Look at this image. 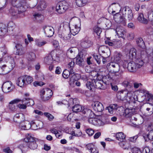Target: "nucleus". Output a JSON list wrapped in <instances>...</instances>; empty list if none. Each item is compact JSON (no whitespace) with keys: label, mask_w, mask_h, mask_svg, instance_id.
Masks as SVG:
<instances>
[{"label":"nucleus","mask_w":153,"mask_h":153,"mask_svg":"<svg viewBox=\"0 0 153 153\" xmlns=\"http://www.w3.org/2000/svg\"><path fill=\"white\" fill-rule=\"evenodd\" d=\"M80 25H75L74 26L71 30V34L74 36L77 34L80 31Z\"/></svg>","instance_id":"24"},{"label":"nucleus","mask_w":153,"mask_h":153,"mask_svg":"<svg viewBox=\"0 0 153 153\" xmlns=\"http://www.w3.org/2000/svg\"><path fill=\"white\" fill-rule=\"evenodd\" d=\"M24 80L23 76L19 77L16 80V84L20 87L26 85Z\"/></svg>","instance_id":"26"},{"label":"nucleus","mask_w":153,"mask_h":153,"mask_svg":"<svg viewBox=\"0 0 153 153\" xmlns=\"http://www.w3.org/2000/svg\"><path fill=\"white\" fill-rule=\"evenodd\" d=\"M22 103L26 104L27 106H32L34 104V101L31 98L25 97L22 100Z\"/></svg>","instance_id":"17"},{"label":"nucleus","mask_w":153,"mask_h":153,"mask_svg":"<svg viewBox=\"0 0 153 153\" xmlns=\"http://www.w3.org/2000/svg\"><path fill=\"white\" fill-rule=\"evenodd\" d=\"M52 90L48 88H45L42 89L40 91V97L43 101L49 100L53 95Z\"/></svg>","instance_id":"2"},{"label":"nucleus","mask_w":153,"mask_h":153,"mask_svg":"<svg viewBox=\"0 0 153 153\" xmlns=\"http://www.w3.org/2000/svg\"><path fill=\"white\" fill-rule=\"evenodd\" d=\"M24 140L25 142H28V147L32 150H35L37 149L38 145L36 141L33 138L30 136L28 135L25 138Z\"/></svg>","instance_id":"5"},{"label":"nucleus","mask_w":153,"mask_h":153,"mask_svg":"<svg viewBox=\"0 0 153 153\" xmlns=\"http://www.w3.org/2000/svg\"><path fill=\"white\" fill-rule=\"evenodd\" d=\"M134 62L138 68L142 67L144 64L142 59L139 58L136 59Z\"/></svg>","instance_id":"30"},{"label":"nucleus","mask_w":153,"mask_h":153,"mask_svg":"<svg viewBox=\"0 0 153 153\" xmlns=\"http://www.w3.org/2000/svg\"><path fill=\"white\" fill-rule=\"evenodd\" d=\"M74 61H73L72 60H71L68 65L67 67L70 70L73 71V69L74 67Z\"/></svg>","instance_id":"50"},{"label":"nucleus","mask_w":153,"mask_h":153,"mask_svg":"<svg viewBox=\"0 0 153 153\" xmlns=\"http://www.w3.org/2000/svg\"><path fill=\"white\" fill-rule=\"evenodd\" d=\"M53 59L50 54L46 57L44 59V61L47 64H50L53 62Z\"/></svg>","instance_id":"47"},{"label":"nucleus","mask_w":153,"mask_h":153,"mask_svg":"<svg viewBox=\"0 0 153 153\" xmlns=\"http://www.w3.org/2000/svg\"><path fill=\"white\" fill-rule=\"evenodd\" d=\"M124 17L123 15L122 16L118 13H117L114 15V20L117 22L121 23L124 26L126 25V20L124 18Z\"/></svg>","instance_id":"9"},{"label":"nucleus","mask_w":153,"mask_h":153,"mask_svg":"<svg viewBox=\"0 0 153 153\" xmlns=\"http://www.w3.org/2000/svg\"><path fill=\"white\" fill-rule=\"evenodd\" d=\"M83 52V50L81 51L78 55L74 59L76 61V64L80 66H82L84 65V61L83 58L86 54L85 51Z\"/></svg>","instance_id":"6"},{"label":"nucleus","mask_w":153,"mask_h":153,"mask_svg":"<svg viewBox=\"0 0 153 153\" xmlns=\"http://www.w3.org/2000/svg\"><path fill=\"white\" fill-rule=\"evenodd\" d=\"M15 63L14 60H12L8 65V67L10 70H12L15 67Z\"/></svg>","instance_id":"54"},{"label":"nucleus","mask_w":153,"mask_h":153,"mask_svg":"<svg viewBox=\"0 0 153 153\" xmlns=\"http://www.w3.org/2000/svg\"><path fill=\"white\" fill-rule=\"evenodd\" d=\"M47 43V42L45 41L42 42L39 41L38 40H36V44L39 47H41Z\"/></svg>","instance_id":"53"},{"label":"nucleus","mask_w":153,"mask_h":153,"mask_svg":"<svg viewBox=\"0 0 153 153\" xmlns=\"http://www.w3.org/2000/svg\"><path fill=\"white\" fill-rule=\"evenodd\" d=\"M127 38L129 40H132L134 37V34L133 32H131L128 34L127 36Z\"/></svg>","instance_id":"55"},{"label":"nucleus","mask_w":153,"mask_h":153,"mask_svg":"<svg viewBox=\"0 0 153 153\" xmlns=\"http://www.w3.org/2000/svg\"><path fill=\"white\" fill-rule=\"evenodd\" d=\"M92 44L91 41L88 39H85L82 41L81 43V47H82V49L83 48V49H86L90 47L91 46ZM82 50H83V53L84 52V51H85H85H84L83 49L81 50V51H82Z\"/></svg>","instance_id":"16"},{"label":"nucleus","mask_w":153,"mask_h":153,"mask_svg":"<svg viewBox=\"0 0 153 153\" xmlns=\"http://www.w3.org/2000/svg\"><path fill=\"white\" fill-rule=\"evenodd\" d=\"M133 109H129L128 108H126L123 114V115L126 117H129L131 116L132 114V110Z\"/></svg>","instance_id":"32"},{"label":"nucleus","mask_w":153,"mask_h":153,"mask_svg":"<svg viewBox=\"0 0 153 153\" xmlns=\"http://www.w3.org/2000/svg\"><path fill=\"white\" fill-rule=\"evenodd\" d=\"M88 121L90 123L97 126H102L104 124L101 120L97 118H90L88 119Z\"/></svg>","instance_id":"12"},{"label":"nucleus","mask_w":153,"mask_h":153,"mask_svg":"<svg viewBox=\"0 0 153 153\" xmlns=\"http://www.w3.org/2000/svg\"><path fill=\"white\" fill-rule=\"evenodd\" d=\"M114 44V47H117L118 45H119L120 43V41L118 39H114L113 40Z\"/></svg>","instance_id":"64"},{"label":"nucleus","mask_w":153,"mask_h":153,"mask_svg":"<svg viewBox=\"0 0 153 153\" xmlns=\"http://www.w3.org/2000/svg\"><path fill=\"white\" fill-rule=\"evenodd\" d=\"M91 106L94 110L97 111L101 112L104 109L102 104L98 101L93 102Z\"/></svg>","instance_id":"10"},{"label":"nucleus","mask_w":153,"mask_h":153,"mask_svg":"<svg viewBox=\"0 0 153 153\" xmlns=\"http://www.w3.org/2000/svg\"><path fill=\"white\" fill-rule=\"evenodd\" d=\"M148 18L151 22L153 21V9H149L147 12Z\"/></svg>","instance_id":"38"},{"label":"nucleus","mask_w":153,"mask_h":153,"mask_svg":"<svg viewBox=\"0 0 153 153\" xmlns=\"http://www.w3.org/2000/svg\"><path fill=\"white\" fill-rule=\"evenodd\" d=\"M46 7V3L45 1H42L39 2L37 6V9L39 10L45 9Z\"/></svg>","instance_id":"37"},{"label":"nucleus","mask_w":153,"mask_h":153,"mask_svg":"<svg viewBox=\"0 0 153 153\" xmlns=\"http://www.w3.org/2000/svg\"><path fill=\"white\" fill-rule=\"evenodd\" d=\"M82 112L84 114H86V116L88 117H90V115H91V114L92 113L91 110L87 109H84Z\"/></svg>","instance_id":"51"},{"label":"nucleus","mask_w":153,"mask_h":153,"mask_svg":"<svg viewBox=\"0 0 153 153\" xmlns=\"http://www.w3.org/2000/svg\"><path fill=\"white\" fill-rule=\"evenodd\" d=\"M127 68L130 72H133L136 71L138 68L134 62H131L128 64Z\"/></svg>","instance_id":"15"},{"label":"nucleus","mask_w":153,"mask_h":153,"mask_svg":"<svg viewBox=\"0 0 153 153\" xmlns=\"http://www.w3.org/2000/svg\"><path fill=\"white\" fill-rule=\"evenodd\" d=\"M6 69L5 65H3L2 67H0V74L4 75L8 73L10 70L7 71Z\"/></svg>","instance_id":"45"},{"label":"nucleus","mask_w":153,"mask_h":153,"mask_svg":"<svg viewBox=\"0 0 153 153\" xmlns=\"http://www.w3.org/2000/svg\"><path fill=\"white\" fill-rule=\"evenodd\" d=\"M77 50V48L75 47H72L69 48L67 51L68 53H75V52Z\"/></svg>","instance_id":"58"},{"label":"nucleus","mask_w":153,"mask_h":153,"mask_svg":"<svg viewBox=\"0 0 153 153\" xmlns=\"http://www.w3.org/2000/svg\"><path fill=\"white\" fill-rule=\"evenodd\" d=\"M146 96L148 101H150L151 102L153 103V95L151 94L148 93L146 94Z\"/></svg>","instance_id":"59"},{"label":"nucleus","mask_w":153,"mask_h":153,"mask_svg":"<svg viewBox=\"0 0 153 153\" xmlns=\"http://www.w3.org/2000/svg\"><path fill=\"white\" fill-rule=\"evenodd\" d=\"M75 131L76 130L72 131L71 133V134L73 136L76 137H79L82 135V133L80 131H79L78 133H76Z\"/></svg>","instance_id":"56"},{"label":"nucleus","mask_w":153,"mask_h":153,"mask_svg":"<svg viewBox=\"0 0 153 153\" xmlns=\"http://www.w3.org/2000/svg\"><path fill=\"white\" fill-rule=\"evenodd\" d=\"M44 114L45 116L48 118V119L50 121L52 120L54 118V117L49 113L45 112Z\"/></svg>","instance_id":"52"},{"label":"nucleus","mask_w":153,"mask_h":153,"mask_svg":"<svg viewBox=\"0 0 153 153\" xmlns=\"http://www.w3.org/2000/svg\"><path fill=\"white\" fill-rule=\"evenodd\" d=\"M68 4L65 1L58 3L56 6V10L59 14H62L65 11L68 7Z\"/></svg>","instance_id":"4"},{"label":"nucleus","mask_w":153,"mask_h":153,"mask_svg":"<svg viewBox=\"0 0 153 153\" xmlns=\"http://www.w3.org/2000/svg\"><path fill=\"white\" fill-rule=\"evenodd\" d=\"M107 67L108 70L114 72H117L120 70L119 65L114 62H111L108 63Z\"/></svg>","instance_id":"8"},{"label":"nucleus","mask_w":153,"mask_h":153,"mask_svg":"<svg viewBox=\"0 0 153 153\" xmlns=\"http://www.w3.org/2000/svg\"><path fill=\"white\" fill-rule=\"evenodd\" d=\"M23 114H16L14 116L13 120L14 122L19 123L21 121V117L22 116Z\"/></svg>","instance_id":"42"},{"label":"nucleus","mask_w":153,"mask_h":153,"mask_svg":"<svg viewBox=\"0 0 153 153\" xmlns=\"http://www.w3.org/2000/svg\"><path fill=\"white\" fill-rule=\"evenodd\" d=\"M131 152L132 153H141L140 149L136 147H134L132 149Z\"/></svg>","instance_id":"63"},{"label":"nucleus","mask_w":153,"mask_h":153,"mask_svg":"<svg viewBox=\"0 0 153 153\" xmlns=\"http://www.w3.org/2000/svg\"><path fill=\"white\" fill-rule=\"evenodd\" d=\"M146 32L147 34L149 35L153 34V28L150 27L147 28L146 30Z\"/></svg>","instance_id":"62"},{"label":"nucleus","mask_w":153,"mask_h":153,"mask_svg":"<svg viewBox=\"0 0 153 153\" xmlns=\"http://www.w3.org/2000/svg\"><path fill=\"white\" fill-rule=\"evenodd\" d=\"M122 13L123 16L127 15L129 20H131L133 18L132 11L128 7L123 8L122 10Z\"/></svg>","instance_id":"11"},{"label":"nucleus","mask_w":153,"mask_h":153,"mask_svg":"<svg viewBox=\"0 0 153 153\" xmlns=\"http://www.w3.org/2000/svg\"><path fill=\"white\" fill-rule=\"evenodd\" d=\"M136 55V50L134 48H131L130 50L129 54L130 58L132 59L134 57H135Z\"/></svg>","instance_id":"35"},{"label":"nucleus","mask_w":153,"mask_h":153,"mask_svg":"<svg viewBox=\"0 0 153 153\" xmlns=\"http://www.w3.org/2000/svg\"><path fill=\"white\" fill-rule=\"evenodd\" d=\"M76 74L72 70L69 71L67 70H65L62 74V76L64 78L67 79L70 76L71 80H76L77 79L76 78Z\"/></svg>","instance_id":"7"},{"label":"nucleus","mask_w":153,"mask_h":153,"mask_svg":"<svg viewBox=\"0 0 153 153\" xmlns=\"http://www.w3.org/2000/svg\"><path fill=\"white\" fill-rule=\"evenodd\" d=\"M143 136L146 141L153 140V129L150 130L148 134L143 135Z\"/></svg>","instance_id":"21"},{"label":"nucleus","mask_w":153,"mask_h":153,"mask_svg":"<svg viewBox=\"0 0 153 153\" xmlns=\"http://www.w3.org/2000/svg\"><path fill=\"white\" fill-rule=\"evenodd\" d=\"M72 109L74 112H79L82 110V107L80 105L76 104L73 107Z\"/></svg>","instance_id":"43"},{"label":"nucleus","mask_w":153,"mask_h":153,"mask_svg":"<svg viewBox=\"0 0 153 153\" xmlns=\"http://www.w3.org/2000/svg\"><path fill=\"white\" fill-rule=\"evenodd\" d=\"M136 42L138 46L142 48L145 47V45L144 42L141 38H138L136 40Z\"/></svg>","instance_id":"33"},{"label":"nucleus","mask_w":153,"mask_h":153,"mask_svg":"<svg viewBox=\"0 0 153 153\" xmlns=\"http://www.w3.org/2000/svg\"><path fill=\"white\" fill-rule=\"evenodd\" d=\"M9 12L12 16H16L17 15V12L15 9L12 8L10 9Z\"/></svg>","instance_id":"57"},{"label":"nucleus","mask_w":153,"mask_h":153,"mask_svg":"<svg viewBox=\"0 0 153 153\" xmlns=\"http://www.w3.org/2000/svg\"><path fill=\"white\" fill-rule=\"evenodd\" d=\"M12 83L10 82H8L4 83L2 85V88L7 89V92H9L10 91L12 90L13 87H12Z\"/></svg>","instance_id":"28"},{"label":"nucleus","mask_w":153,"mask_h":153,"mask_svg":"<svg viewBox=\"0 0 153 153\" xmlns=\"http://www.w3.org/2000/svg\"><path fill=\"white\" fill-rule=\"evenodd\" d=\"M87 2V0H76V3L77 6L82 7L85 6Z\"/></svg>","instance_id":"39"},{"label":"nucleus","mask_w":153,"mask_h":153,"mask_svg":"<svg viewBox=\"0 0 153 153\" xmlns=\"http://www.w3.org/2000/svg\"><path fill=\"white\" fill-rule=\"evenodd\" d=\"M93 30L97 35H99L102 32V29L100 27L96 26L94 27Z\"/></svg>","instance_id":"49"},{"label":"nucleus","mask_w":153,"mask_h":153,"mask_svg":"<svg viewBox=\"0 0 153 153\" xmlns=\"http://www.w3.org/2000/svg\"><path fill=\"white\" fill-rule=\"evenodd\" d=\"M116 137L117 139L120 141V142L124 141L125 140L126 136L122 132L117 133Z\"/></svg>","instance_id":"27"},{"label":"nucleus","mask_w":153,"mask_h":153,"mask_svg":"<svg viewBox=\"0 0 153 153\" xmlns=\"http://www.w3.org/2000/svg\"><path fill=\"white\" fill-rule=\"evenodd\" d=\"M34 18L38 22L41 21L44 19L43 15L39 13H35L33 15Z\"/></svg>","instance_id":"40"},{"label":"nucleus","mask_w":153,"mask_h":153,"mask_svg":"<svg viewBox=\"0 0 153 153\" xmlns=\"http://www.w3.org/2000/svg\"><path fill=\"white\" fill-rule=\"evenodd\" d=\"M122 85L125 87H126V90L130 91V92H131L133 90L132 85L130 84L128 81L127 80L124 81L122 83Z\"/></svg>","instance_id":"25"},{"label":"nucleus","mask_w":153,"mask_h":153,"mask_svg":"<svg viewBox=\"0 0 153 153\" xmlns=\"http://www.w3.org/2000/svg\"><path fill=\"white\" fill-rule=\"evenodd\" d=\"M21 101V100L19 99L12 100L9 103V108L11 111H14L15 109L16 106L14 104L18 103Z\"/></svg>","instance_id":"19"},{"label":"nucleus","mask_w":153,"mask_h":153,"mask_svg":"<svg viewBox=\"0 0 153 153\" xmlns=\"http://www.w3.org/2000/svg\"><path fill=\"white\" fill-rule=\"evenodd\" d=\"M117 109V105L114 104L111 105L106 108V110L108 111V112L111 114H112Z\"/></svg>","instance_id":"29"},{"label":"nucleus","mask_w":153,"mask_h":153,"mask_svg":"<svg viewBox=\"0 0 153 153\" xmlns=\"http://www.w3.org/2000/svg\"><path fill=\"white\" fill-rule=\"evenodd\" d=\"M93 56L97 63L99 64L101 62V59L103 58V57H102L100 55H97L95 53L93 54Z\"/></svg>","instance_id":"44"},{"label":"nucleus","mask_w":153,"mask_h":153,"mask_svg":"<svg viewBox=\"0 0 153 153\" xmlns=\"http://www.w3.org/2000/svg\"><path fill=\"white\" fill-rule=\"evenodd\" d=\"M120 146L124 149H128L130 147V144L127 142L123 141L119 143Z\"/></svg>","instance_id":"31"},{"label":"nucleus","mask_w":153,"mask_h":153,"mask_svg":"<svg viewBox=\"0 0 153 153\" xmlns=\"http://www.w3.org/2000/svg\"><path fill=\"white\" fill-rule=\"evenodd\" d=\"M117 35L119 37L123 38L126 33V32L122 27H117L115 29Z\"/></svg>","instance_id":"20"},{"label":"nucleus","mask_w":153,"mask_h":153,"mask_svg":"<svg viewBox=\"0 0 153 153\" xmlns=\"http://www.w3.org/2000/svg\"><path fill=\"white\" fill-rule=\"evenodd\" d=\"M71 34H70L69 33L67 35H66L64 36V41H66V40H71V42L73 43L75 42H76V40L75 39H74V38H73V39H71Z\"/></svg>","instance_id":"48"},{"label":"nucleus","mask_w":153,"mask_h":153,"mask_svg":"<svg viewBox=\"0 0 153 153\" xmlns=\"http://www.w3.org/2000/svg\"><path fill=\"white\" fill-rule=\"evenodd\" d=\"M19 147L21 149L22 152H25L27 151L28 149V143H25L23 144H21L19 146Z\"/></svg>","instance_id":"41"},{"label":"nucleus","mask_w":153,"mask_h":153,"mask_svg":"<svg viewBox=\"0 0 153 153\" xmlns=\"http://www.w3.org/2000/svg\"><path fill=\"white\" fill-rule=\"evenodd\" d=\"M86 131L87 133L90 136H92L94 133V131L91 128L86 129Z\"/></svg>","instance_id":"60"},{"label":"nucleus","mask_w":153,"mask_h":153,"mask_svg":"<svg viewBox=\"0 0 153 153\" xmlns=\"http://www.w3.org/2000/svg\"><path fill=\"white\" fill-rule=\"evenodd\" d=\"M11 3L13 6L16 7L17 8L20 7V9L22 10V11L20 10L22 12H24L25 11V10L23 9L24 7L22 6L23 4L20 3L17 0H11Z\"/></svg>","instance_id":"18"},{"label":"nucleus","mask_w":153,"mask_h":153,"mask_svg":"<svg viewBox=\"0 0 153 153\" xmlns=\"http://www.w3.org/2000/svg\"><path fill=\"white\" fill-rule=\"evenodd\" d=\"M36 57V55L33 52H30L28 53L27 54V58L29 60H33L35 59Z\"/></svg>","instance_id":"46"},{"label":"nucleus","mask_w":153,"mask_h":153,"mask_svg":"<svg viewBox=\"0 0 153 153\" xmlns=\"http://www.w3.org/2000/svg\"><path fill=\"white\" fill-rule=\"evenodd\" d=\"M44 30L45 33L47 37H51L54 34V29L53 27L46 26L44 28Z\"/></svg>","instance_id":"14"},{"label":"nucleus","mask_w":153,"mask_h":153,"mask_svg":"<svg viewBox=\"0 0 153 153\" xmlns=\"http://www.w3.org/2000/svg\"><path fill=\"white\" fill-rule=\"evenodd\" d=\"M16 53L18 55H22L25 53V52L24 51L23 48V49L16 51Z\"/></svg>","instance_id":"61"},{"label":"nucleus","mask_w":153,"mask_h":153,"mask_svg":"<svg viewBox=\"0 0 153 153\" xmlns=\"http://www.w3.org/2000/svg\"><path fill=\"white\" fill-rule=\"evenodd\" d=\"M53 61L58 62L60 60L59 55L57 54L56 51V50L52 51L50 54Z\"/></svg>","instance_id":"23"},{"label":"nucleus","mask_w":153,"mask_h":153,"mask_svg":"<svg viewBox=\"0 0 153 153\" xmlns=\"http://www.w3.org/2000/svg\"><path fill=\"white\" fill-rule=\"evenodd\" d=\"M8 32L7 28L6 25L3 24L0 25V35L3 36Z\"/></svg>","instance_id":"22"},{"label":"nucleus","mask_w":153,"mask_h":153,"mask_svg":"<svg viewBox=\"0 0 153 153\" xmlns=\"http://www.w3.org/2000/svg\"><path fill=\"white\" fill-rule=\"evenodd\" d=\"M19 127L22 130H27L31 127V124L30 122L27 121L22 122L19 125Z\"/></svg>","instance_id":"13"},{"label":"nucleus","mask_w":153,"mask_h":153,"mask_svg":"<svg viewBox=\"0 0 153 153\" xmlns=\"http://www.w3.org/2000/svg\"><path fill=\"white\" fill-rule=\"evenodd\" d=\"M131 94V92H130V91L125 90H121L117 93V97L118 99L121 100H126L129 101L131 98L128 97V95Z\"/></svg>","instance_id":"3"},{"label":"nucleus","mask_w":153,"mask_h":153,"mask_svg":"<svg viewBox=\"0 0 153 153\" xmlns=\"http://www.w3.org/2000/svg\"><path fill=\"white\" fill-rule=\"evenodd\" d=\"M91 81V82L88 81L86 84L87 87L90 90H92L95 88L100 89H104L105 88V84L102 80L94 79Z\"/></svg>","instance_id":"1"},{"label":"nucleus","mask_w":153,"mask_h":153,"mask_svg":"<svg viewBox=\"0 0 153 153\" xmlns=\"http://www.w3.org/2000/svg\"><path fill=\"white\" fill-rule=\"evenodd\" d=\"M23 76L26 85L30 84L33 82V78L30 76L26 75L24 76Z\"/></svg>","instance_id":"34"},{"label":"nucleus","mask_w":153,"mask_h":153,"mask_svg":"<svg viewBox=\"0 0 153 153\" xmlns=\"http://www.w3.org/2000/svg\"><path fill=\"white\" fill-rule=\"evenodd\" d=\"M137 19L140 22L143 23L147 24V20L144 18L143 15L142 13L139 14Z\"/></svg>","instance_id":"36"}]
</instances>
